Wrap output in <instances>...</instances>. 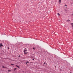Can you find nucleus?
<instances>
[{"label":"nucleus","mask_w":73,"mask_h":73,"mask_svg":"<svg viewBox=\"0 0 73 73\" xmlns=\"http://www.w3.org/2000/svg\"><path fill=\"white\" fill-rule=\"evenodd\" d=\"M24 52L25 53V54H27V53H28V52H27V50H24Z\"/></svg>","instance_id":"1"},{"label":"nucleus","mask_w":73,"mask_h":73,"mask_svg":"<svg viewBox=\"0 0 73 73\" xmlns=\"http://www.w3.org/2000/svg\"><path fill=\"white\" fill-rule=\"evenodd\" d=\"M61 0H59V2H60V4Z\"/></svg>","instance_id":"2"},{"label":"nucleus","mask_w":73,"mask_h":73,"mask_svg":"<svg viewBox=\"0 0 73 73\" xmlns=\"http://www.w3.org/2000/svg\"><path fill=\"white\" fill-rule=\"evenodd\" d=\"M0 46H3V45H2V43H1L0 44Z\"/></svg>","instance_id":"3"},{"label":"nucleus","mask_w":73,"mask_h":73,"mask_svg":"<svg viewBox=\"0 0 73 73\" xmlns=\"http://www.w3.org/2000/svg\"><path fill=\"white\" fill-rule=\"evenodd\" d=\"M28 63H29V62L27 61V62H26V64L27 65V64H28Z\"/></svg>","instance_id":"4"},{"label":"nucleus","mask_w":73,"mask_h":73,"mask_svg":"<svg viewBox=\"0 0 73 73\" xmlns=\"http://www.w3.org/2000/svg\"><path fill=\"white\" fill-rule=\"evenodd\" d=\"M67 21V22H69V21H70V20H68Z\"/></svg>","instance_id":"5"},{"label":"nucleus","mask_w":73,"mask_h":73,"mask_svg":"<svg viewBox=\"0 0 73 73\" xmlns=\"http://www.w3.org/2000/svg\"><path fill=\"white\" fill-rule=\"evenodd\" d=\"M57 14L58 15V16H60V14H59V13H58Z\"/></svg>","instance_id":"6"},{"label":"nucleus","mask_w":73,"mask_h":73,"mask_svg":"<svg viewBox=\"0 0 73 73\" xmlns=\"http://www.w3.org/2000/svg\"><path fill=\"white\" fill-rule=\"evenodd\" d=\"M17 69V68H15L14 69V70H16Z\"/></svg>","instance_id":"7"},{"label":"nucleus","mask_w":73,"mask_h":73,"mask_svg":"<svg viewBox=\"0 0 73 73\" xmlns=\"http://www.w3.org/2000/svg\"><path fill=\"white\" fill-rule=\"evenodd\" d=\"M11 71V70H9L8 71V72H10V71Z\"/></svg>","instance_id":"8"},{"label":"nucleus","mask_w":73,"mask_h":73,"mask_svg":"<svg viewBox=\"0 0 73 73\" xmlns=\"http://www.w3.org/2000/svg\"><path fill=\"white\" fill-rule=\"evenodd\" d=\"M11 64V65H14V64Z\"/></svg>","instance_id":"9"},{"label":"nucleus","mask_w":73,"mask_h":73,"mask_svg":"<svg viewBox=\"0 0 73 73\" xmlns=\"http://www.w3.org/2000/svg\"><path fill=\"white\" fill-rule=\"evenodd\" d=\"M17 67H18V68H20V67H19V66H17Z\"/></svg>","instance_id":"10"},{"label":"nucleus","mask_w":73,"mask_h":73,"mask_svg":"<svg viewBox=\"0 0 73 73\" xmlns=\"http://www.w3.org/2000/svg\"><path fill=\"white\" fill-rule=\"evenodd\" d=\"M65 6L66 7H67V5H65Z\"/></svg>","instance_id":"11"},{"label":"nucleus","mask_w":73,"mask_h":73,"mask_svg":"<svg viewBox=\"0 0 73 73\" xmlns=\"http://www.w3.org/2000/svg\"><path fill=\"white\" fill-rule=\"evenodd\" d=\"M18 66H17V65H16V66H17V67Z\"/></svg>","instance_id":"12"},{"label":"nucleus","mask_w":73,"mask_h":73,"mask_svg":"<svg viewBox=\"0 0 73 73\" xmlns=\"http://www.w3.org/2000/svg\"><path fill=\"white\" fill-rule=\"evenodd\" d=\"M2 68H4V66H3Z\"/></svg>","instance_id":"13"},{"label":"nucleus","mask_w":73,"mask_h":73,"mask_svg":"<svg viewBox=\"0 0 73 73\" xmlns=\"http://www.w3.org/2000/svg\"><path fill=\"white\" fill-rule=\"evenodd\" d=\"M34 60V59H33V60Z\"/></svg>","instance_id":"14"},{"label":"nucleus","mask_w":73,"mask_h":73,"mask_svg":"<svg viewBox=\"0 0 73 73\" xmlns=\"http://www.w3.org/2000/svg\"><path fill=\"white\" fill-rule=\"evenodd\" d=\"M72 16H73V13L72 14Z\"/></svg>","instance_id":"15"},{"label":"nucleus","mask_w":73,"mask_h":73,"mask_svg":"<svg viewBox=\"0 0 73 73\" xmlns=\"http://www.w3.org/2000/svg\"><path fill=\"white\" fill-rule=\"evenodd\" d=\"M56 66H55V68H56Z\"/></svg>","instance_id":"16"},{"label":"nucleus","mask_w":73,"mask_h":73,"mask_svg":"<svg viewBox=\"0 0 73 73\" xmlns=\"http://www.w3.org/2000/svg\"><path fill=\"white\" fill-rule=\"evenodd\" d=\"M33 49H34V48L33 47Z\"/></svg>","instance_id":"17"},{"label":"nucleus","mask_w":73,"mask_h":73,"mask_svg":"<svg viewBox=\"0 0 73 73\" xmlns=\"http://www.w3.org/2000/svg\"><path fill=\"white\" fill-rule=\"evenodd\" d=\"M44 64H45V63H44Z\"/></svg>","instance_id":"18"},{"label":"nucleus","mask_w":73,"mask_h":73,"mask_svg":"<svg viewBox=\"0 0 73 73\" xmlns=\"http://www.w3.org/2000/svg\"><path fill=\"white\" fill-rule=\"evenodd\" d=\"M44 64H45V63H44Z\"/></svg>","instance_id":"19"}]
</instances>
